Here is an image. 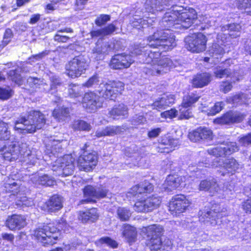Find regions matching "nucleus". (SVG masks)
<instances>
[{
	"instance_id": "a18cd8bd",
	"label": "nucleus",
	"mask_w": 251,
	"mask_h": 251,
	"mask_svg": "<svg viewBox=\"0 0 251 251\" xmlns=\"http://www.w3.org/2000/svg\"><path fill=\"white\" fill-rule=\"evenodd\" d=\"M69 110L68 108L63 107L61 109H55L52 112V116L59 121L64 120L69 114Z\"/></svg>"
},
{
	"instance_id": "37998d69",
	"label": "nucleus",
	"mask_w": 251,
	"mask_h": 251,
	"mask_svg": "<svg viewBox=\"0 0 251 251\" xmlns=\"http://www.w3.org/2000/svg\"><path fill=\"white\" fill-rule=\"evenodd\" d=\"M19 72L17 70H12L7 73L8 78L14 82L16 84L21 85L23 82V79Z\"/></svg>"
},
{
	"instance_id": "bb28decb",
	"label": "nucleus",
	"mask_w": 251,
	"mask_h": 251,
	"mask_svg": "<svg viewBox=\"0 0 251 251\" xmlns=\"http://www.w3.org/2000/svg\"><path fill=\"white\" fill-rule=\"evenodd\" d=\"M220 163V161H218L219 165H216V167L222 166L226 170L227 173L232 175L237 172L241 166L240 163L233 158L226 159L222 162V164Z\"/></svg>"
},
{
	"instance_id": "f257e3e1",
	"label": "nucleus",
	"mask_w": 251,
	"mask_h": 251,
	"mask_svg": "<svg viewBox=\"0 0 251 251\" xmlns=\"http://www.w3.org/2000/svg\"><path fill=\"white\" fill-rule=\"evenodd\" d=\"M147 42L148 44L145 47L137 46L132 53L141 56L140 59L143 63L150 65L144 70L146 74L158 75L166 73L174 66L172 60L168 57L158 60L160 52L151 50L150 48H159L162 51L171 50L176 46L175 36L169 30L158 31L150 35Z\"/></svg>"
},
{
	"instance_id": "412c9836",
	"label": "nucleus",
	"mask_w": 251,
	"mask_h": 251,
	"mask_svg": "<svg viewBox=\"0 0 251 251\" xmlns=\"http://www.w3.org/2000/svg\"><path fill=\"white\" fill-rule=\"evenodd\" d=\"M220 189L216 179L214 178L202 180L199 185L200 191L208 192L212 195L218 193Z\"/></svg>"
},
{
	"instance_id": "4be33fe9",
	"label": "nucleus",
	"mask_w": 251,
	"mask_h": 251,
	"mask_svg": "<svg viewBox=\"0 0 251 251\" xmlns=\"http://www.w3.org/2000/svg\"><path fill=\"white\" fill-rule=\"evenodd\" d=\"M185 179L184 176H179L177 175H169L166 179L164 189L168 192L176 190L185 181Z\"/></svg>"
},
{
	"instance_id": "5701e85b",
	"label": "nucleus",
	"mask_w": 251,
	"mask_h": 251,
	"mask_svg": "<svg viewBox=\"0 0 251 251\" xmlns=\"http://www.w3.org/2000/svg\"><path fill=\"white\" fill-rule=\"evenodd\" d=\"M175 100L174 96L172 94L163 95L157 98L151 104L153 109L160 110L164 109L172 105Z\"/></svg>"
},
{
	"instance_id": "f3484780",
	"label": "nucleus",
	"mask_w": 251,
	"mask_h": 251,
	"mask_svg": "<svg viewBox=\"0 0 251 251\" xmlns=\"http://www.w3.org/2000/svg\"><path fill=\"white\" fill-rule=\"evenodd\" d=\"M190 205L189 201L183 195L174 196L170 202V210L176 213L184 212Z\"/></svg>"
},
{
	"instance_id": "774afa93",
	"label": "nucleus",
	"mask_w": 251,
	"mask_h": 251,
	"mask_svg": "<svg viewBox=\"0 0 251 251\" xmlns=\"http://www.w3.org/2000/svg\"><path fill=\"white\" fill-rule=\"evenodd\" d=\"M239 143L243 146H246L251 144V133L241 137L239 140Z\"/></svg>"
},
{
	"instance_id": "6ab92c4d",
	"label": "nucleus",
	"mask_w": 251,
	"mask_h": 251,
	"mask_svg": "<svg viewBox=\"0 0 251 251\" xmlns=\"http://www.w3.org/2000/svg\"><path fill=\"white\" fill-rule=\"evenodd\" d=\"M0 151L5 160L10 161L17 159L23 152L22 150H20V147L15 144L4 146L0 150Z\"/></svg>"
},
{
	"instance_id": "c9c22d12",
	"label": "nucleus",
	"mask_w": 251,
	"mask_h": 251,
	"mask_svg": "<svg viewBox=\"0 0 251 251\" xmlns=\"http://www.w3.org/2000/svg\"><path fill=\"white\" fill-rule=\"evenodd\" d=\"M123 235L129 243L135 241L137 235L136 228L129 225H125L123 226Z\"/></svg>"
},
{
	"instance_id": "58836bf2",
	"label": "nucleus",
	"mask_w": 251,
	"mask_h": 251,
	"mask_svg": "<svg viewBox=\"0 0 251 251\" xmlns=\"http://www.w3.org/2000/svg\"><path fill=\"white\" fill-rule=\"evenodd\" d=\"M200 96L196 94L192 93L183 97L181 105L185 107H191L200 99Z\"/></svg>"
},
{
	"instance_id": "aec40b11",
	"label": "nucleus",
	"mask_w": 251,
	"mask_h": 251,
	"mask_svg": "<svg viewBox=\"0 0 251 251\" xmlns=\"http://www.w3.org/2000/svg\"><path fill=\"white\" fill-rule=\"evenodd\" d=\"M6 225L10 230H19L26 226V218L21 215H13L8 217Z\"/></svg>"
},
{
	"instance_id": "7c9ffc66",
	"label": "nucleus",
	"mask_w": 251,
	"mask_h": 251,
	"mask_svg": "<svg viewBox=\"0 0 251 251\" xmlns=\"http://www.w3.org/2000/svg\"><path fill=\"white\" fill-rule=\"evenodd\" d=\"M213 73L215 76L217 78H222L225 77H230L233 82L239 80L238 77L236 76L235 74H233L229 68H225L220 66H217L214 69Z\"/></svg>"
},
{
	"instance_id": "7ed1b4c3",
	"label": "nucleus",
	"mask_w": 251,
	"mask_h": 251,
	"mask_svg": "<svg viewBox=\"0 0 251 251\" xmlns=\"http://www.w3.org/2000/svg\"><path fill=\"white\" fill-rule=\"evenodd\" d=\"M98 85L99 86L97 92L100 96L111 100H114L124 89V84L121 81L101 82L100 77L97 74L89 77L87 81L82 84L83 86L87 88H96Z\"/></svg>"
},
{
	"instance_id": "a878e982",
	"label": "nucleus",
	"mask_w": 251,
	"mask_h": 251,
	"mask_svg": "<svg viewBox=\"0 0 251 251\" xmlns=\"http://www.w3.org/2000/svg\"><path fill=\"white\" fill-rule=\"evenodd\" d=\"M99 217V215L97 209L96 208H91L85 212H79L78 219L82 223H86L89 222H95L98 220Z\"/></svg>"
},
{
	"instance_id": "680f3d73",
	"label": "nucleus",
	"mask_w": 251,
	"mask_h": 251,
	"mask_svg": "<svg viewBox=\"0 0 251 251\" xmlns=\"http://www.w3.org/2000/svg\"><path fill=\"white\" fill-rule=\"evenodd\" d=\"M232 86L230 82L223 81L220 86V90L224 93H226L232 89Z\"/></svg>"
},
{
	"instance_id": "c85d7f7f",
	"label": "nucleus",
	"mask_w": 251,
	"mask_h": 251,
	"mask_svg": "<svg viewBox=\"0 0 251 251\" xmlns=\"http://www.w3.org/2000/svg\"><path fill=\"white\" fill-rule=\"evenodd\" d=\"M47 210L54 212L60 210L63 206L62 198L58 195H53L46 202Z\"/></svg>"
},
{
	"instance_id": "864d4df0",
	"label": "nucleus",
	"mask_w": 251,
	"mask_h": 251,
	"mask_svg": "<svg viewBox=\"0 0 251 251\" xmlns=\"http://www.w3.org/2000/svg\"><path fill=\"white\" fill-rule=\"evenodd\" d=\"M225 104L224 102L219 101L215 103L214 105L211 107L208 113V115H214L220 112L224 108Z\"/></svg>"
},
{
	"instance_id": "603ef678",
	"label": "nucleus",
	"mask_w": 251,
	"mask_h": 251,
	"mask_svg": "<svg viewBox=\"0 0 251 251\" xmlns=\"http://www.w3.org/2000/svg\"><path fill=\"white\" fill-rule=\"evenodd\" d=\"M179 111L181 119H189L192 116V113L190 107L181 105Z\"/></svg>"
},
{
	"instance_id": "473e14b6",
	"label": "nucleus",
	"mask_w": 251,
	"mask_h": 251,
	"mask_svg": "<svg viewBox=\"0 0 251 251\" xmlns=\"http://www.w3.org/2000/svg\"><path fill=\"white\" fill-rule=\"evenodd\" d=\"M116 27L113 24L108 25L102 28L93 30L91 32V36L92 38H102L105 36L110 35L115 31Z\"/></svg>"
},
{
	"instance_id": "2eb2a0df",
	"label": "nucleus",
	"mask_w": 251,
	"mask_h": 251,
	"mask_svg": "<svg viewBox=\"0 0 251 251\" xmlns=\"http://www.w3.org/2000/svg\"><path fill=\"white\" fill-rule=\"evenodd\" d=\"M238 150V147L236 142H226L220 145L209 149L208 153L215 156L224 157L230 155Z\"/></svg>"
},
{
	"instance_id": "5fc2aeb1",
	"label": "nucleus",
	"mask_w": 251,
	"mask_h": 251,
	"mask_svg": "<svg viewBox=\"0 0 251 251\" xmlns=\"http://www.w3.org/2000/svg\"><path fill=\"white\" fill-rule=\"evenodd\" d=\"M27 83L29 86L33 88H40L41 85H43V81L36 77H29L27 78Z\"/></svg>"
},
{
	"instance_id": "13d9d810",
	"label": "nucleus",
	"mask_w": 251,
	"mask_h": 251,
	"mask_svg": "<svg viewBox=\"0 0 251 251\" xmlns=\"http://www.w3.org/2000/svg\"><path fill=\"white\" fill-rule=\"evenodd\" d=\"M200 134L198 128L189 133L188 138L193 142H199L201 140Z\"/></svg>"
},
{
	"instance_id": "e433bc0d",
	"label": "nucleus",
	"mask_w": 251,
	"mask_h": 251,
	"mask_svg": "<svg viewBox=\"0 0 251 251\" xmlns=\"http://www.w3.org/2000/svg\"><path fill=\"white\" fill-rule=\"evenodd\" d=\"M222 31H228V34L232 38H236L240 36L241 26L239 24H231L222 27Z\"/></svg>"
},
{
	"instance_id": "09e8293b",
	"label": "nucleus",
	"mask_w": 251,
	"mask_h": 251,
	"mask_svg": "<svg viewBox=\"0 0 251 251\" xmlns=\"http://www.w3.org/2000/svg\"><path fill=\"white\" fill-rule=\"evenodd\" d=\"M153 20L150 18L148 20L143 19H139L137 21H133L132 23V26L137 28L140 29V28H145L146 26H149L151 25V22Z\"/></svg>"
},
{
	"instance_id": "e2e57ef3",
	"label": "nucleus",
	"mask_w": 251,
	"mask_h": 251,
	"mask_svg": "<svg viewBox=\"0 0 251 251\" xmlns=\"http://www.w3.org/2000/svg\"><path fill=\"white\" fill-rule=\"evenodd\" d=\"M239 7L241 9H244L246 13L251 14V1H242Z\"/></svg>"
},
{
	"instance_id": "f8f14e48",
	"label": "nucleus",
	"mask_w": 251,
	"mask_h": 251,
	"mask_svg": "<svg viewBox=\"0 0 251 251\" xmlns=\"http://www.w3.org/2000/svg\"><path fill=\"white\" fill-rule=\"evenodd\" d=\"M81 103L82 107L88 112H94L102 106L100 96L92 91L84 94Z\"/></svg>"
},
{
	"instance_id": "de8ad7c7",
	"label": "nucleus",
	"mask_w": 251,
	"mask_h": 251,
	"mask_svg": "<svg viewBox=\"0 0 251 251\" xmlns=\"http://www.w3.org/2000/svg\"><path fill=\"white\" fill-rule=\"evenodd\" d=\"M118 218L122 221L128 220L131 216L130 211L124 207H119L117 210Z\"/></svg>"
},
{
	"instance_id": "6e6552de",
	"label": "nucleus",
	"mask_w": 251,
	"mask_h": 251,
	"mask_svg": "<svg viewBox=\"0 0 251 251\" xmlns=\"http://www.w3.org/2000/svg\"><path fill=\"white\" fill-rule=\"evenodd\" d=\"M75 159L70 154L65 155L58 158L53 163L52 170L53 171H59L57 175L66 176L72 175L75 170Z\"/></svg>"
},
{
	"instance_id": "6e6d98bb",
	"label": "nucleus",
	"mask_w": 251,
	"mask_h": 251,
	"mask_svg": "<svg viewBox=\"0 0 251 251\" xmlns=\"http://www.w3.org/2000/svg\"><path fill=\"white\" fill-rule=\"evenodd\" d=\"M110 20V16L109 15L101 14L96 19L95 24L100 26L105 25Z\"/></svg>"
},
{
	"instance_id": "0e129e2a",
	"label": "nucleus",
	"mask_w": 251,
	"mask_h": 251,
	"mask_svg": "<svg viewBox=\"0 0 251 251\" xmlns=\"http://www.w3.org/2000/svg\"><path fill=\"white\" fill-rule=\"evenodd\" d=\"M100 45L97 44L95 47L93 49V54L94 56L97 58V59H100L101 56L103 55Z\"/></svg>"
},
{
	"instance_id": "20e7f679",
	"label": "nucleus",
	"mask_w": 251,
	"mask_h": 251,
	"mask_svg": "<svg viewBox=\"0 0 251 251\" xmlns=\"http://www.w3.org/2000/svg\"><path fill=\"white\" fill-rule=\"evenodd\" d=\"M46 123L45 116L39 111L31 110L27 116L21 117L15 123L14 129L22 133H34Z\"/></svg>"
},
{
	"instance_id": "9d476101",
	"label": "nucleus",
	"mask_w": 251,
	"mask_h": 251,
	"mask_svg": "<svg viewBox=\"0 0 251 251\" xmlns=\"http://www.w3.org/2000/svg\"><path fill=\"white\" fill-rule=\"evenodd\" d=\"M185 47L192 52L199 53L205 50L206 38L201 33H198L185 38Z\"/></svg>"
},
{
	"instance_id": "3c124183",
	"label": "nucleus",
	"mask_w": 251,
	"mask_h": 251,
	"mask_svg": "<svg viewBox=\"0 0 251 251\" xmlns=\"http://www.w3.org/2000/svg\"><path fill=\"white\" fill-rule=\"evenodd\" d=\"M50 148L51 153L53 155L61 152L62 151V146L60 141L53 140L49 144Z\"/></svg>"
},
{
	"instance_id": "b1692460",
	"label": "nucleus",
	"mask_w": 251,
	"mask_h": 251,
	"mask_svg": "<svg viewBox=\"0 0 251 251\" xmlns=\"http://www.w3.org/2000/svg\"><path fill=\"white\" fill-rule=\"evenodd\" d=\"M153 190V185L148 181H144L132 187L129 193L136 196L138 194L150 193Z\"/></svg>"
},
{
	"instance_id": "0eeeda50",
	"label": "nucleus",
	"mask_w": 251,
	"mask_h": 251,
	"mask_svg": "<svg viewBox=\"0 0 251 251\" xmlns=\"http://www.w3.org/2000/svg\"><path fill=\"white\" fill-rule=\"evenodd\" d=\"M88 67V63L83 56L74 57L65 66L66 74L69 77L75 78L84 74Z\"/></svg>"
},
{
	"instance_id": "423d86ee",
	"label": "nucleus",
	"mask_w": 251,
	"mask_h": 251,
	"mask_svg": "<svg viewBox=\"0 0 251 251\" xmlns=\"http://www.w3.org/2000/svg\"><path fill=\"white\" fill-rule=\"evenodd\" d=\"M148 238L147 246L152 251H157L161 249L162 245V235L164 229L160 225H153L145 228Z\"/></svg>"
},
{
	"instance_id": "ea45409f",
	"label": "nucleus",
	"mask_w": 251,
	"mask_h": 251,
	"mask_svg": "<svg viewBox=\"0 0 251 251\" xmlns=\"http://www.w3.org/2000/svg\"><path fill=\"white\" fill-rule=\"evenodd\" d=\"M227 100L228 102H233L237 105L247 104L249 103V100L247 99L246 95L244 94L236 95L232 97L229 98Z\"/></svg>"
},
{
	"instance_id": "338daca9",
	"label": "nucleus",
	"mask_w": 251,
	"mask_h": 251,
	"mask_svg": "<svg viewBox=\"0 0 251 251\" xmlns=\"http://www.w3.org/2000/svg\"><path fill=\"white\" fill-rule=\"evenodd\" d=\"M242 208L246 213H251V198L243 202Z\"/></svg>"
},
{
	"instance_id": "69168bd1",
	"label": "nucleus",
	"mask_w": 251,
	"mask_h": 251,
	"mask_svg": "<svg viewBox=\"0 0 251 251\" xmlns=\"http://www.w3.org/2000/svg\"><path fill=\"white\" fill-rule=\"evenodd\" d=\"M51 84H50V89H53L56 88L58 86H60L61 84V83L59 79V78L55 76L52 75L50 77Z\"/></svg>"
},
{
	"instance_id": "4c0bfd02",
	"label": "nucleus",
	"mask_w": 251,
	"mask_h": 251,
	"mask_svg": "<svg viewBox=\"0 0 251 251\" xmlns=\"http://www.w3.org/2000/svg\"><path fill=\"white\" fill-rule=\"evenodd\" d=\"M218 216V214L213 211H208L206 212L202 213L200 217V221L203 222H210L211 224H216V218Z\"/></svg>"
},
{
	"instance_id": "1a4fd4ad",
	"label": "nucleus",
	"mask_w": 251,
	"mask_h": 251,
	"mask_svg": "<svg viewBox=\"0 0 251 251\" xmlns=\"http://www.w3.org/2000/svg\"><path fill=\"white\" fill-rule=\"evenodd\" d=\"M4 188L6 192L11 193L10 197L17 200L19 205H27V198L25 196V188L21 186V181L8 179V182L4 183Z\"/></svg>"
},
{
	"instance_id": "79ce46f5",
	"label": "nucleus",
	"mask_w": 251,
	"mask_h": 251,
	"mask_svg": "<svg viewBox=\"0 0 251 251\" xmlns=\"http://www.w3.org/2000/svg\"><path fill=\"white\" fill-rule=\"evenodd\" d=\"M96 244L98 246L105 244L112 248H116L118 247L117 242L108 237H101L96 241Z\"/></svg>"
},
{
	"instance_id": "c03bdc74",
	"label": "nucleus",
	"mask_w": 251,
	"mask_h": 251,
	"mask_svg": "<svg viewBox=\"0 0 251 251\" xmlns=\"http://www.w3.org/2000/svg\"><path fill=\"white\" fill-rule=\"evenodd\" d=\"M72 127L75 130L89 131L91 129V126L84 121L76 120L74 122Z\"/></svg>"
},
{
	"instance_id": "4468645a",
	"label": "nucleus",
	"mask_w": 251,
	"mask_h": 251,
	"mask_svg": "<svg viewBox=\"0 0 251 251\" xmlns=\"http://www.w3.org/2000/svg\"><path fill=\"white\" fill-rule=\"evenodd\" d=\"M160 203L161 200L159 197L152 196L145 200L136 201L134 209L138 212H148L158 207Z\"/></svg>"
},
{
	"instance_id": "4d7b16f0",
	"label": "nucleus",
	"mask_w": 251,
	"mask_h": 251,
	"mask_svg": "<svg viewBox=\"0 0 251 251\" xmlns=\"http://www.w3.org/2000/svg\"><path fill=\"white\" fill-rule=\"evenodd\" d=\"M13 94L12 90L9 87L6 88H0V99L7 100L10 98Z\"/></svg>"
},
{
	"instance_id": "dca6fc26",
	"label": "nucleus",
	"mask_w": 251,
	"mask_h": 251,
	"mask_svg": "<svg viewBox=\"0 0 251 251\" xmlns=\"http://www.w3.org/2000/svg\"><path fill=\"white\" fill-rule=\"evenodd\" d=\"M132 56L125 53L115 55L111 60L110 66L114 69L129 68L134 62Z\"/></svg>"
},
{
	"instance_id": "72a5a7b5",
	"label": "nucleus",
	"mask_w": 251,
	"mask_h": 251,
	"mask_svg": "<svg viewBox=\"0 0 251 251\" xmlns=\"http://www.w3.org/2000/svg\"><path fill=\"white\" fill-rule=\"evenodd\" d=\"M128 113V109L126 105L121 103L115 105L109 111V116L113 119H118V117L126 116Z\"/></svg>"
},
{
	"instance_id": "8fccbe9b",
	"label": "nucleus",
	"mask_w": 251,
	"mask_h": 251,
	"mask_svg": "<svg viewBox=\"0 0 251 251\" xmlns=\"http://www.w3.org/2000/svg\"><path fill=\"white\" fill-rule=\"evenodd\" d=\"M198 130L200 133V136L201 140H211L213 138V133L211 129L207 127H200L198 128Z\"/></svg>"
},
{
	"instance_id": "2f4dec72",
	"label": "nucleus",
	"mask_w": 251,
	"mask_h": 251,
	"mask_svg": "<svg viewBox=\"0 0 251 251\" xmlns=\"http://www.w3.org/2000/svg\"><path fill=\"white\" fill-rule=\"evenodd\" d=\"M211 81V75L207 73L198 74L193 80V84L196 87L205 86Z\"/></svg>"
},
{
	"instance_id": "bf43d9fd",
	"label": "nucleus",
	"mask_w": 251,
	"mask_h": 251,
	"mask_svg": "<svg viewBox=\"0 0 251 251\" xmlns=\"http://www.w3.org/2000/svg\"><path fill=\"white\" fill-rule=\"evenodd\" d=\"M161 249L162 251H169L172 249V241L167 237L162 238V244Z\"/></svg>"
},
{
	"instance_id": "ddd939ff",
	"label": "nucleus",
	"mask_w": 251,
	"mask_h": 251,
	"mask_svg": "<svg viewBox=\"0 0 251 251\" xmlns=\"http://www.w3.org/2000/svg\"><path fill=\"white\" fill-rule=\"evenodd\" d=\"M108 190L104 187L95 188L91 185L86 186L83 189L84 197L85 198L80 201L81 203L94 202L95 199L103 198L106 196Z\"/></svg>"
},
{
	"instance_id": "49530a36",
	"label": "nucleus",
	"mask_w": 251,
	"mask_h": 251,
	"mask_svg": "<svg viewBox=\"0 0 251 251\" xmlns=\"http://www.w3.org/2000/svg\"><path fill=\"white\" fill-rule=\"evenodd\" d=\"M81 87L78 85L70 84L68 88V94L71 98H77L81 94Z\"/></svg>"
},
{
	"instance_id": "cd10ccee",
	"label": "nucleus",
	"mask_w": 251,
	"mask_h": 251,
	"mask_svg": "<svg viewBox=\"0 0 251 251\" xmlns=\"http://www.w3.org/2000/svg\"><path fill=\"white\" fill-rule=\"evenodd\" d=\"M31 181L36 185H44L50 186L54 185L55 180L54 178L46 174L35 175L31 178Z\"/></svg>"
},
{
	"instance_id": "393cba45",
	"label": "nucleus",
	"mask_w": 251,
	"mask_h": 251,
	"mask_svg": "<svg viewBox=\"0 0 251 251\" xmlns=\"http://www.w3.org/2000/svg\"><path fill=\"white\" fill-rule=\"evenodd\" d=\"M125 130V128L121 126H109L103 129L98 130L95 136L98 138L105 136H114L124 132Z\"/></svg>"
},
{
	"instance_id": "052dcab7",
	"label": "nucleus",
	"mask_w": 251,
	"mask_h": 251,
	"mask_svg": "<svg viewBox=\"0 0 251 251\" xmlns=\"http://www.w3.org/2000/svg\"><path fill=\"white\" fill-rule=\"evenodd\" d=\"M177 111L174 109L172 108L169 110L165 111L161 113V117L164 118L172 119L176 117L177 115Z\"/></svg>"
},
{
	"instance_id": "9b49d317",
	"label": "nucleus",
	"mask_w": 251,
	"mask_h": 251,
	"mask_svg": "<svg viewBox=\"0 0 251 251\" xmlns=\"http://www.w3.org/2000/svg\"><path fill=\"white\" fill-rule=\"evenodd\" d=\"M98 162V154L94 151L90 152L84 151L77 160L79 169L85 172H90L93 170L97 166Z\"/></svg>"
},
{
	"instance_id": "39448f33",
	"label": "nucleus",
	"mask_w": 251,
	"mask_h": 251,
	"mask_svg": "<svg viewBox=\"0 0 251 251\" xmlns=\"http://www.w3.org/2000/svg\"><path fill=\"white\" fill-rule=\"evenodd\" d=\"M59 235V229L50 223L39 226L32 233L33 237L43 246L55 244Z\"/></svg>"
},
{
	"instance_id": "a211bd4d",
	"label": "nucleus",
	"mask_w": 251,
	"mask_h": 251,
	"mask_svg": "<svg viewBox=\"0 0 251 251\" xmlns=\"http://www.w3.org/2000/svg\"><path fill=\"white\" fill-rule=\"evenodd\" d=\"M245 115L238 111H229L222 117L216 118L214 123L218 124L225 125L240 123L243 120Z\"/></svg>"
},
{
	"instance_id": "c756f323",
	"label": "nucleus",
	"mask_w": 251,
	"mask_h": 251,
	"mask_svg": "<svg viewBox=\"0 0 251 251\" xmlns=\"http://www.w3.org/2000/svg\"><path fill=\"white\" fill-rule=\"evenodd\" d=\"M178 144V141L177 139L166 137L161 140L159 148L163 150L160 152L169 153L174 150Z\"/></svg>"
},
{
	"instance_id": "f03ea898",
	"label": "nucleus",
	"mask_w": 251,
	"mask_h": 251,
	"mask_svg": "<svg viewBox=\"0 0 251 251\" xmlns=\"http://www.w3.org/2000/svg\"><path fill=\"white\" fill-rule=\"evenodd\" d=\"M178 6H173L172 9L165 13L161 21L159 23L161 27H164L165 29H158V31H170L174 35V34L169 28H189L193 23V21L197 18V13L193 8L184 10L181 12Z\"/></svg>"
},
{
	"instance_id": "f704fd0d",
	"label": "nucleus",
	"mask_w": 251,
	"mask_h": 251,
	"mask_svg": "<svg viewBox=\"0 0 251 251\" xmlns=\"http://www.w3.org/2000/svg\"><path fill=\"white\" fill-rule=\"evenodd\" d=\"M223 35L225 36V34H223L222 33L218 34L217 35V39L218 40H221V45L219 44L214 43L212 46L210 48L209 51L210 54L214 55H221L223 54L225 52V50L224 48L223 47V44L225 42L226 40V38L223 37ZM219 42V41H218Z\"/></svg>"
},
{
	"instance_id": "a19ab883",
	"label": "nucleus",
	"mask_w": 251,
	"mask_h": 251,
	"mask_svg": "<svg viewBox=\"0 0 251 251\" xmlns=\"http://www.w3.org/2000/svg\"><path fill=\"white\" fill-rule=\"evenodd\" d=\"M8 129L7 124L0 121V140H7L10 138V132Z\"/></svg>"
}]
</instances>
